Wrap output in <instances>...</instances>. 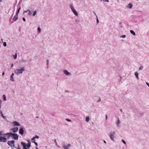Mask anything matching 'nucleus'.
<instances>
[{"instance_id":"obj_39","label":"nucleus","mask_w":149,"mask_h":149,"mask_svg":"<svg viewBox=\"0 0 149 149\" xmlns=\"http://www.w3.org/2000/svg\"><path fill=\"white\" fill-rule=\"evenodd\" d=\"M125 35H123L122 36V37L123 38H125Z\"/></svg>"},{"instance_id":"obj_8","label":"nucleus","mask_w":149,"mask_h":149,"mask_svg":"<svg viewBox=\"0 0 149 149\" xmlns=\"http://www.w3.org/2000/svg\"><path fill=\"white\" fill-rule=\"evenodd\" d=\"M18 130V128L17 127L16 128H13L10 129V130H11L13 132L15 133L17 132Z\"/></svg>"},{"instance_id":"obj_32","label":"nucleus","mask_w":149,"mask_h":149,"mask_svg":"<svg viewBox=\"0 0 149 149\" xmlns=\"http://www.w3.org/2000/svg\"><path fill=\"white\" fill-rule=\"evenodd\" d=\"M102 0L104 1H105V2H108L109 1L108 0Z\"/></svg>"},{"instance_id":"obj_21","label":"nucleus","mask_w":149,"mask_h":149,"mask_svg":"<svg viewBox=\"0 0 149 149\" xmlns=\"http://www.w3.org/2000/svg\"><path fill=\"white\" fill-rule=\"evenodd\" d=\"M3 100L4 101H6V96L5 95H3Z\"/></svg>"},{"instance_id":"obj_46","label":"nucleus","mask_w":149,"mask_h":149,"mask_svg":"<svg viewBox=\"0 0 149 149\" xmlns=\"http://www.w3.org/2000/svg\"><path fill=\"white\" fill-rule=\"evenodd\" d=\"M54 141L56 143V140H55V141Z\"/></svg>"},{"instance_id":"obj_19","label":"nucleus","mask_w":149,"mask_h":149,"mask_svg":"<svg viewBox=\"0 0 149 149\" xmlns=\"http://www.w3.org/2000/svg\"><path fill=\"white\" fill-rule=\"evenodd\" d=\"M135 75L136 77L137 78H139V77H138V73L137 72H136L135 73Z\"/></svg>"},{"instance_id":"obj_15","label":"nucleus","mask_w":149,"mask_h":149,"mask_svg":"<svg viewBox=\"0 0 149 149\" xmlns=\"http://www.w3.org/2000/svg\"><path fill=\"white\" fill-rule=\"evenodd\" d=\"M63 72L64 73L67 75H68L70 74V73L66 70H64Z\"/></svg>"},{"instance_id":"obj_44","label":"nucleus","mask_w":149,"mask_h":149,"mask_svg":"<svg viewBox=\"0 0 149 149\" xmlns=\"http://www.w3.org/2000/svg\"><path fill=\"white\" fill-rule=\"evenodd\" d=\"M104 142L105 143H106V141L105 140H104Z\"/></svg>"},{"instance_id":"obj_5","label":"nucleus","mask_w":149,"mask_h":149,"mask_svg":"<svg viewBox=\"0 0 149 149\" xmlns=\"http://www.w3.org/2000/svg\"><path fill=\"white\" fill-rule=\"evenodd\" d=\"M70 8L71 10H72L73 12L74 13V14L76 15H78V13L74 9V7L72 5L70 6Z\"/></svg>"},{"instance_id":"obj_48","label":"nucleus","mask_w":149,"mask_h":149,"mask_svg":"<svg viewBox=\"0 0 149 149\" xmlns=\"http://www.w3.org/2000/svg\"><path fill=\"white\" fill-rule=\"evenodd\" d=\"M17 149H20V148H18Z\"/></svg>"},{"instance_id":"obj_38","label":"nucleus","mask_w":149,"mask_h":149,"mask_svg":"<svg viewBox=\"0 0 149 149\" xmlns=\"http://www.w3.org/2000/svg\"><path fill=\"white\" fill-rule=\"evenodd\" d=\"M5 73L4 72H3L2 73V75L3 76L4 75Z\"/></svg>"},{"instance_id":"obj_11","label":"nucleus","mask_w":149,"mask_h":149,"mask_svg":"<svg viewBox=\"0 0 149 149\" xmlns=\"http://www.w3.org/2000/svg\"><path fill=\"white\" fill-rule=\"evenodd\" d=\"M70 146V144H69L68 145H66L65 144L63 145V147L65 149H68L69 147Z\"/></svg>"},{"instance_id":"obj_7","label":"nucleus","mask_w":149,"mask_h":149,"mask_svg":"<svg viewBox=\"0 0 149 149\" xmlns=\"http://www.w3.org/2000/svg\"><path fill=\"white\" fill-rule=\"evenodd\" d=\"M115 132H113L110 134V138L113 141V136H114L115 134Z\"/></svg>"},{"instance_id":"obj_17","label":"nucleus","mask_w":149,"mask_h":149,"mask_svg":"<svg viewBox=\"0 0 149 149\" xmlns=\"http://www.w3.org/2000/svg\"><path fill=\"white\" fill-rule=\"evenodd\" d=\"M130 32L131 33H132L133 35H135V33L133 31L131 30L130 31Z\"/></svg>"},{"instance_id":"obj_43","label":"nucleus","mask_w":149,"mask_h":149,"mask_svg":"<svg viewBox=\"0 0 149 149\" xmlns=\"http://www.w3.org/2000/svg\"><path fill=\"white\" fill-rule=\"evenodd\" d=\"M17 19H18V17H16V19H15V21H16V20H17Z\"/></svg>"},{"instance_id":"obj_41","label":"nucleus","mask_w":149,"mask_h":149,"mask_svg":"<svg viewBox=\"0 0 149 149\" xmlns=\"http://www.w3.org/2000/svg\"><path fill=\"white\" fill-rule=\"evenodd\" d=\"M100 98L99 100H98V102H100Z\"/></svg>"},{"instance_id":"obj_14","label":"nucleus","mask_w":149,"mask_h":149,"mask_svg":"<svg viewBox=\"0 0 149 149\" xmlns=\"http://www.w3.org/2000/svg\"><path fill=\"white\" fill-rule=\"evenodd\" d=\"M14 75V73H13L11 75V76H10V80L11 81H13L14 80V79L13 78V76Z\"/></svg>"},{"instance_id":"obj_18","label":"nucleus","mask_w":149,"mask_h":149,"mask_svg":"<svg viewBox=\"0 0 149 149\" xmlns=\"http://www.w3.org/2000/svg\"><path fill=\"white\" fill-rule=\"evenodd\" d=\"M89 120V117H87L86 118V122H88Z\"/></svg>"},{"instance_id":"obj_24","label":"nucleus","mask_w":149,"mask_h":149,"mask_svg":"<svg viewBox=\"0 0 149 149\" xmlns=\"http://www.w3.org/2000/svg\"><path fill=\"white\" fill-rule=\"evenodd\" d=\"M120 123V122L119 119H118V120L117 122V124L118 125V124Z\"/></svg>"},{"instance_id":"obj_40","label":"nucleus","mask_w":149,"mask_h":149,"mask_svg":"<svg viewBox=\"0 0 149 149\" xmlns=\"http://www.w3.org/2000/svg\"><path fill=\"white\" fill-rule=\"evenodd\" d=\"M48 62H49V61H48V60L47 59V65H48Z\"/></svg>"},{"instance_id":"obj_50","label":"nucleus","mask_w":149,"mask_h":149,"mask_svg":"<svg viewBox=\"0 0 149 149\" xmlns=\"http://www.w3.org/2000/svg\"><path fill=\"white\" fill-rule=\"evenodd\" d=\"M13 64H12V66H11V67H13Z\"/></svg>"},{"instance_id":"obj_47","label":"nucleus","mask_w":149,"mask_h":149,"mask_svg":"<svg viewBox=\"0 0 149 149\" xmlns=\"http://www.w3.org/2000/svg\"><path fill=\"white\" fill-rule=\"evenodd\" d=\"M2 116L3 117H4V116H3V115L2 114Z\"/></svg>"},{"instance_id":"obj_42","label":"nucleus","mask_w":149,"mask_h":149,"mask_svg":"<svg viewBox=\"0 0 149 149\" xmlns=\"http://www.w3.org/2000/svg\"><path fill=\"white\" fill-rule=\"evenodd\" d=\"M97 23L98 22L99 20H98V19H97Z\"/></svg>"},{"instance_id":"obj_29","label":"nucleus","mask_w":149,"mask_h":149,"mask_svg":"<svg viewBox=\"0 0 149 149\" xmlns=\"http://www.w3.org/2000/svg\"><path fill=\"white\" fill-rule=\"evenodd\" d=\"M16 58H17V54H16L15 56H14V58L15 59H16Z\"/></svg>"},{"instance_id":"obj_16","label":"nucleus","mask_w":149,"mask_h":149,"mask_svg":"<svg viewBox=\"0 0 149 149\" xmlns=\"http://www.w3.org/2000/svg\"><path fill=\"white\" fill-rule=\"evenodd\" d=\"M31 143L30 141H29L26 145V146L27 148H29L31 147Z\"/></svg>"},{"instance_id":"obj_9","label":"nucleus","mask_w":149,"mask_h":149,"mask_svg":"<svg viewBox=\"0 0 149 149\" xmlns=\"http://www.w3.org/2000/svg\"><path fill=\"white\" fill-rule=\"evenodd\" d=\"M24 130L22 128H21L19 131V134L21 135H22L24 134Z\"/></svg>"},{"instance_id":"obj_22","label":"nucleus","mask_w":149,"mask_h":149,"mask_svg":"<svg viewBox=\"0 0 149 149\" xmlns=\"http://www.w3.org/2000/svg\"><path fill=\"white\" fill-rule=\"evenodd\" d=\"M129 7L130 8H132V4L131 3H130L129 4Z\"/></svg>"},{"instance_id":"obj_34","label":"nucleus","mask_w":149,"mask_h":149,"mask_svg":"<svg viewBox=\"0 0 149 149\" xmlns=\"http://www.w3.org/2000/svg\"><path fill=\"white\" fill-rule=\"evenodd\" d=\"M22 19H23V20L24 21H25H25H26V19H25V18H24V17H23V18H22Z\"/></svg>"},{"instance_id":"obj_3","label":"nucleus","mask_w":149,"mask_h":149,"mask_svg":"<svg viewBox=\"0 0 149 149\" xmlns=\"http://www.w3.org/2000/svg\"><path fill=\"white\" fill-rule=\"evenodd\" d=\"M15 142V141L13 140L11 141H8L7 143L9 146H10L12 147H13L14 146V143Z\"/></svg>"},{"instance_id":"obj_35","label":"nucleus","mask_w":149,"mask_h":149,"mask_svg":"<svg viewBox=\"0 0 149 149\" xmlns=\"http://www.w3.org/2000/svg\"><path fill=\"white\" fill-rule=\"evenodd\" d=\"M2 102V101L0 100V107H1V104Z\"/></svg>"},{"instance_id":"obj_53","label":"nucleus","mask_w":149,"mask_h":149,"mask_svg":"<svg viewBox=\"0 0 149 149\" xmlns=\"http://www.w3.org/2000/svg\"><path fill=\"white\" fill-rule=\"evenodd\" d=\"M36 117L37 118H38V116H36Z\"/></svg>"},{"instance_id":"obj_20","label":"nucleus","mask_w":149,"mask_h":149,"mask_svg":"<svg viewBox=\"0 0 149 149\" xmlns=\"http://www.w3.org/2000/svg\"><path fill=\"white\" fill-rule=\"evenodd\" d=\"M39 138L38 136L37 135H36L35 136V137H34L32 139V140H33L35 139L36 138L37 139H38Z\"/></svg>"},{"instance_id":"obj_49","label":"nucleus","mask_w":149,"mask_h":149,"mask_svg":"<svg viewBox=\"0 0 149 149\" xmlns=\"http://www.w3.org/2000/svg\"><path fill=\"white\" fill-rule=\"evenodd\" d=\"M2 1V0H0V2H1Z\"/></svg>"},{"instance_id":"obj_2","label":"nucleus","mask_w":149,"mask_h":149,"mask_svg":"<svg viewBox=\"0 0 149 149\" xmlns=\"http://www.w3.org/2000/svg\"><path fill=\"white\" fill-rule=\"evenodd\" d=\"M24 71V68H23L21 69H17L16 70V74H22V73L23 71Z\"/></svg>"},{"instance_id":"obj_33","label":"nucleus","mask_w":149,"mask_h":149,"mask_svg":"<svg viewBox=\"0 0 149 149\" xmlns=\"http://www.w3.org/2000/svg\"><path fill=\"white\" fill-rule=\"evenodd\" d=\"M66 120L67 121H69V122H70L71 121V120L69 119H66Z\"/></svg>"},{"instance_id":"obj_10","label":"nucleus","mask_w":149,"mask_h":149,"mask_svg":"<svg viewBox=\"0 0 149 149\" xmlns=\"http://www.w3.org/2000/svg\"><path fill=\"white\" fill-rule=\"evenodd\" d=\"M13 125H15V126H20V124L16 121L13 122Z\"/></svg>"},{"instance_id":"obj_23","label":"nucleus","mask_w":149,"mask_h":149,"mask_svg":"<svg viewBox=\"0 0 149 149\" xmlns=\"http://www.w3.org/2000/svg\"><path fill=\"white\" fill-rule=\"evenodd\" d=\"M36 10L33 12V15L35 16L36 15Z\"/></svg>"},{"instance_id":"obj_31","label":"nucleus","mask_w":149,"mask_h":149,"mask_svg":"<svg viewBox=\"0 0 149 149\" xmlns=\"http://www.w3.org/2000/svg\"><path fill=\"white\" fill-rule=\"evenodd\" d=\"M33 142L35 143V144L36 145V146H38V143H37L35 141H34Z\"/></svg>"},{"instance_id":"obj_13","label":"nucleus","mask_w":149,"mask_h":149,"mask_svg":"<svg viewBox=\"0 0 149 149\" xmlns=\"http://www.w3.org/2000/svg\"><path fill=\"white\" fill-rule=\"evenodd\" d=\"M29 12V13H28V14L29 15H31V14H32V13L31 12V11H30V10H26V11H24V13H26L27 12Z\"/></svg>"},{"instance_id":"obj_51","label":"nucleus","mask_w":149,"mask_h":149,"mask_svg":"<svg viewBox=\"0 0 149 149\" xmlns=\"http://www.w3.org/2000/svg\"><path fill=\"white\" fill-rule=\"evenodd\" d=\"M120 110L122 112V109H120Z\"/></svg>"},{"instance_id":"obj_26","label":"nucleus","mask_w":149,"mask_h":149,"mask_svg":"<svg viewBox=\"0 0 149 149\" xmlns=\"http://www.w3.org/2000/svg\"><path fill=\"white\" fill-rule=\"evenodd\" d=\"M143 66H141L139 68V70H141L143 69Z\"/></svg>"},{"instance_id":"obj_36","label":"nucleus","mask_w":149,"mask_h":149,"mask_svg":"<svg viewBox=\"0 0 149 149\" xmlns=\"http://www.w3.org/2000/svg\"><path fill=\"white\" fill-rule=\"evenodd\" d=\"M146 83L147 84V85L149 86V84L147 82H146Z\"/></svg>"},{"instance_id":"obj_37","label":"nucleus","mask_w":149,"mask_h":149,"mask_svg":"<svg viewBox=\"0 0 149 149\" xmlns=\"http://www.w3.org/2000/svg\"><path fill=\"white\" fill-rule=\"evenodd\" d=\"M107 115H106V120L107 119Z\"/></svg>"},{"instance_id":"obj_27","label":"nucleus","mask_w":149,"mask_h":149,"mask_svg":"<svg viewBox=\"0 0 149 149\" xmlns=\"http://www.w3.org/2000/svg\"><path fill=\"white\" fill-rule=\"evenodd\" d=\"M38 32H40L41 29H40V28L39 27L38 28Z\"/></svg>"},{"instance_id":"obj_54","label":"nucleus","mask_w":149,"mask_h":149,"mask_svg":"<svg viewBox=\"0 0 149 149\" xmlns=\"http://www.w3.org/2000/svg\"><path fill=\"white\" fill-rule=\"evenodd\" d=\"M101 1H102V0H101Z\"/></svg>"},{"instance_id":"obj_28","label":"nucleus","mask_w":149,"mask_h":149,"mask_svg":"<svg viewBox=\"0 0 149 149\" xmlns=\"http://www.w3.org/2000/svg\"><path fill=\"white\" fill-rule=\"evenodd\" d=\"M3 45L4 46H5V47L6 46V42H4L3 43Z\"/></svg>"},{"instance_id":"obj_52","label":"nucleus","mask_w":149,"mask_h":149,"mask_svg":"<svg viewBox=\"0 0 149 149\" xmlns=\"http://www.w3.org/2000/svg\"><path fill=\"white\" fill-rule=\"evenodd\" d=\"M36 149H38V148L37 147H36Z\"/></svg>"},{"instance_id":"obj_4","label":"nucleus","mask_w":149,"mask_h":149,"mask_svg":"<svg viewBox=\"0 0 149 149\" xmlns=\"http://www.w3.org/2000/svg\"><path fill=\"white\" fill-rule=\"evenodd\" d=\"M10 134L12 135L13 139H14L15 140H17L18 139L19 136L17 134L12 133V134Z\"/></svg>"},{"instance_id":"obj_1","label":"nucleus","mask_w":149,"mask_h":149,"mask_svg":"<svg viewBox=\"0 0 149 149\" xmlns=\"http://www.w3.org/2000/svg\"><path fill=\"white\" fill-rule=\"evenodd\" d=\"M1 135H4V134H1V132H0V136ZM7 141V139L6 138L0 136V142H6Z\"/></svg>"},{"instance_id":"obj_30","label":"nucleus","mask_w":149,"mask_h":149,"mask_svg":"<svg viewBox=\"0 0 149 149\" xmlns=\"http://www.w3.org/2000/svg\"><path fill=\"white\" fill-rule=\"evenodd\" d=\"M122 141L124 143V144H126V142H125V141H124L123 140H122Z\"/></svg>"},{"instance_id":"obj_45","label":"nucleus","mask_w":149,"mask_h":149,"mask_svg":"<svg viewBox=\"0 0 149 149\" xmlns=\"http://www.w3.org/2000/svg\"><path fill=\"white\" fill-rule=\"evenodd\" d=\"M1 42H2L3 41V39H1Z\"/></svg>"},{"instance_id":"obj_12","label":"nucleus","mask_w":149,"mask_h":149,"mask_svg":"<svg viewBox=\"0 0 149 149\" xmlns=\"http://www.w3.org/2000/svg\"><path fill=\"white\" fill-rule=\"evenodd\" d=\"M21 144L24 148H26V143H24L23 141H22L21 142Z\"/></svg>"},{"instance_id":"obj_6","label":"nucleus","mask_w":149,"mask_h":149,"mask_svg":"<svg viewBox=\"0 0 149 149\" xmlns=\"http://www.w3.org/2000/svg\"><path fill=\"white\" fill-rule=\"evenodd\" d=\"M10 134H12V133H6L4 134V135L7 136V139H9L11 137H12V135Z\"/></svg>"},{"instance_id":"obj_25","label":"nucleus","mask_w":149,"mask_h":149,"mask_svg":"<svg viewBox=\"0 0 149 149\" xmlns=\"http://www.w3.org/2000/svg\"><path fill=\"white\" fill-rule=\"evenodd\" d=\"M21 9L20 8H19L18 10L17 11V15L19 13V10Z\"/></svg>"}]
</instances>
